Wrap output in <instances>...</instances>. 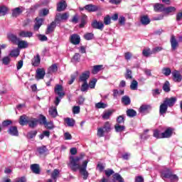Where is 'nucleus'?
<instances>
[{
	"label": "nucleus",
	"mask_w": 182,
	"mask_h": 182,
	"mask_svg": "<svg viewBox=\"0 0 182 182\" xmlns=\"http://www.w3.org/2000/svg\"><path fill=\"white\" fill-rule=\"evenodd\" d=\"M85 154H81L80 156L75 157L70 156V162L68 166L73 171H77V170H79L80 174L83 176V179L87 180L89 173L86 168H87V163H89V160H85L80 165V161L83 160Z\"/></svg>",
	"instance_id": "obj_1"
},
{
	"label": "nucleus",
	"mask_w": 182,
	"mask_h": 182,
	"mask_svg": "<svg viewBox=\"0 0 182 182\" xmlns=\"http://www.w3.org/2000/svg\"><path fill=\"white\" fill-rule=\"evenodd\" d=\"M69 13H58L55 15V21L57 23H60V22H63V21H68L69 19Z\"/></svg>",
	"instance_id": "obj_2"
},
{
	"label": "nucleus",
	"mask_w": 182,
	"mask_h": 182,
	"mask_svg": "<svg viewBox=\"0 0 182 182\" xmlns=\"http://www.w3.org/2000/svg\"><path fill=\"white\" fill-rule=\"evenodd\" d=\"M91 26L92 29H98L99 31H103V29H105V23L103 21H99L97 20H94L91 23Z\"/></svg>",
	"instance_id": "obj_3"
},
{
	"label": "nucleus",
	"mask_w": 182,
	"mask_h": 182,
	"mask_svg": "<svg viewBox=\"0 0 182 182\" xmlns=\"http://www.w3.org/2000/svg\"><path fill=\"white\" fill-rule=\"evenodd\" d=\"M176 102H177V97H172L171 98H166L164 100V102L167 105L168 107H173L174 105H176Z\"/></svg>",
	"instance_id": "obj_4"
},
{
	"label": "nucleus",
	"mask_w": 182,
	"mask_h": 182,
	"mask_svg": "<svg viewBox=\"0 0 182 182\" xmlns=\"http://www.w3.org/2000/svg\"><path fill=\"white\" fill-rule=\"evenodd\" d=\"M55 95H58L59 97H63L65 96V92H63V87L60 85H57L54 88Z\"/></svg>",
	"instance_id": "obj_5"
},
{
	"label": "nucleus",
	"mask_w": 182,
	"mask_h": 182,
	"mask_svg": "<svg viewBox=\"0 0 182 182\" xmlns=\"http://www.w3.org/2000/svg\"><path fill=\"white\" fill-rule=\"evenodd\" d=\"M46 74L45 69L38 68L36 70V79L37 80H41L45 77Z\"/></svg>",
	"instance_id": "obj_6"
},
{
	"label": "nucleus",
	"mask_w": 182,
	"mask_h": 182,
	"mask_svg": "<svg viewBox=\"0 0 182 182\" xmlns=\"http://www.w3.org/2000/svg\"><path fill=\"white\" fill-rule=\"evenodd\" d=\"M70 42L73 45H79L80 43V36L77 34H73L70 37Z\"/></svg>",
	"instance_id": "obj_7"
},
{
	"label": "nucleus",
	"mask_w": 182,
	"mask_h": 182,
	"mask_svg": "<svg viewBox=\"0 0 182 182\" xmlns=\"http://www.w3.org/2000/svg\"><path fill=\"white\" fill-rule=\"evenodd\" d=\"M149 110H151V105H142L139 109V112L141 114H146V113H149Z\"/></svg>",
	"instance_id": "obj_8"
},
{
	"label": "nucleus",
	"mask_w": 182,
	"mask_h": 182,
	"mask_svg": "<svg viewBox=\"0 0 182 182\" xmlns=\"http://www.w3.org/2000/svg\"><path fill=\"white\" fill-rule=\"evenodd\" d=\"M173 80L174 82H180L182 80L181 74L178 70H174L172 72Z\"/></svg>",
	"instance_id": "obj_9"
},
{
	"label": "nucleus",
	"mask_w": 182,
	"mask_h": 182,
	"mask_svg": "<svg viewBox=\"0 0 182 182\" xmlns=\"http://www.w3.org/2000/svg\"><path fill=\"white\" fill-rule=\"evenodd\" d=\"M90 77V72L85 71L80 76V81L83 82V83H87V79Z\"/></svg>",
	"instance_id": "obj_10"
},
{
	"label": "nucleus",
	"mask_w": 182,
	"mask_h": 182,
	"mask_svg": "<svg viewBox=\"0 0 182 182\" xmlns=\"http://www.w3.org/2000/svg\"><path fill=\"white\" fill-rule=\"evenodd\" d=\"M43 23V19L39 17L36 18V22L33 26L34 31H39V28L41 26H42V24Z\"/></svg>",
	"instance_id": "obj_11"
},
{
	"label": "nucleus",
	"mask_w": 182,
	"mask_h": 182,
	"mask_svg": "<svg viewBox=\"0 0 182 182\" xmlns=\"http://www.w3.org/2000/svg\"><path fill=\"white\" fill-rule=\"evenodd\" d=\"M170 42L172 50H176L178 48V41L176 39V36H171Z\"/></svg>",
	"instance_id": "obj_12"
},
{
	"label": "nucleus",
	"mask_w": 182,
	"mask_h": 182,
	"mask_svg": "<svg viewBox=\"0 0 182 182\" xmlns=\"http://www.w3.org/2000/svg\"><path fill=\"white\" fill-rule=\"evenodd\" d=\"M56 23H58L55 20L53 21L50 25L48 26L47 30L46 31V35H49V33H52L55 28H56Z\"/></svg>",
	"instance_id": "obj_13"
},
{
	"label": "nucleus",
	"mask_w": 182,
	"mask_h": 182,
	"mask_svg": "<svg viewBox=\"0 0 182 182\" xmlns=\"http://www.w3.org/2000/svg\"><path fill=\"white\" fill-rule=\"evenodd\" d=\"M18 36L21 38H32L33 33L31 31H21L19 32Z\"/></svg>",
	"instance_id": "obj_14"
},
{
	"label": "nucleus",
	"mask_w": 182,
	"mask_h": 182,
	"mask_svg": "<svg viewBox=\"0 0 182 182\" xmlns=\"http://www.w3.org/2000/svg\"><path fill=\"white\" fill-rule=\"evenodd\" d=\"M29 117H28V116L26 115H22L20 117V119H19V124H21V126H26V124H28V123L29 122Z\"/></svg>",
	"instance_id": "obj_15"
},
{
	"label": "nucleus",
	"mask_w": 182,
	"mask_h": 182,
	"mask_svg": "<svg viewBox=\"0 0 182 182\" xmlns=\"http://www.w3.org/2000/svg\"><path fill=\"white\" fill-rule=\"evenodd\" d=\"M22 12H23L22 7H16L12 10V16L16 18V16H19Z\"/></svg>",
	"instance_id": "obj_16"
},
{
	"label": "nucleus",
	"mask_w": 182,
	"mask_h": 182,
	"mask_svg": "<svg viewBox=\"0 0 182 182\" xmlns=\"http://www.w3.org/2000/svg\"><path fill=\"white\" fill-rule=\"evenodd\" d=\"M85 9L88 12H96V11H99V7L93 4H88L85 6Z\"/></svg>",
	"instance_id": "obj_17"
},
{
	"label": "nucleus",
	"mask_w": 182,
	"mask_h": 182,
	"mask_svg": "<svg viewBox=\"0 0 182 182\" xmlns=\"http://www.w3.org/2000/svg\"><path fill=\"white\" fill-rule=\"evenodd\" d=\"M103 69H105V68H103V65H94L92 67V73L93 75H97V73L103 70Z\"/></svg>",
	"instance_id": "obj_18"
},
{
	"label": "nucleus",
	"mask_w": 182,
	"mask_h": 182,
	"mask_svg": "<svg viewBox=\"0 0 182 182\" xmlns=\"http://www.w3.org/2000/svg\"><path fill=\"white\" fill-rule=\"evenodd\" d=\"M171 134H173V129L171 128H167L166 130L162 133V139H168V137H171Z\"/></svg>",
	"instance_id": "obj_19"
},
{
	"label": "nucleus",
	"mask_w": 182,
	"mask_h": 182,
	"mask_svg": "<svg viewBox=\"0 0 182 182\" xmlns=\"http://www.w3.org/2000/svg\"><path fill=\"white\" fill-rule=\"evenodd\" d=\"M7 37L9 41H11L13 43H18V42H19V38L15 34L9 33Z\"/></svg>",
	"instance_id": "obj_20"
},
{
	"label": "nucleus",
	"mask_w": 182,
	"mask_h": 182,
	"mask_svg": "<svg viewBox=\"0 0 182 182\" xmlns=\"http://www.w3.org/2000/svg\"><path fill=\"white\" fill-rule=\"evenodd\" d=\"M114 129L117 133H122L126 130V127L124 125L116 124L114 125Z\"/></svg>",
	"instance_id": "obj_21"
},
{
	"label": "nucleus",
	"mask_w": 182,
	"mask_h": 182,
	"mask_svg": "<svg viewBox=\"0 0 182 182\" xmlns=\"http://www.w3.org/2000/svg\"><path fill=\"white\" fill-rule=\"evenodd\" d=\"M161 177L164 180V178H170L171 177V171L170 169H166L163 171L161 173Z\"/></svg>",
	"instance_id": "obj_22"
},
{
	"label": "nucleus",
	"mask_w": 182,
	"mask_h": 182,
	"mask_svg": "<svg viewBox=\"0 0 182 182\" xmlns=\"http://www.w3.org/2000/svg\"><path fill=\"white\" fill-rule=\"evenodd\" d=\"M17 44L20 49H26V48H28V46H29V44L26 41L18 40Z\"/></svg>",
	"instance_id": "obj_23"
},
{
	"label": "nucleus",
	"mask_w": 182,
	"mask_h": 182,
	"mask_svg": "<svg viewBox=\"0 0 182 182\" xmlns=\"http://www.w3.org/2000/svg\"><path fill=\"white\" fill-rule=\"evenodd\" d=\"M31 63L33 66H39V64L41 63V57L39 55H37L31 60Z\"/></svg>",
	"instance_id": "obj_24"
},
{
	"label": "nucleus",
	"mask_w": 182,
	"mask_h": 182,
	"mask_svg": "<svg viewBox=\"0 0 182 182\" xmlns=\"http://www.w3.org/2000/svg\"><path fill=\"white\" fill-rule=\"evenodd\" d=\"M64 121L65 122V123L68 126V127H73V126H75V123H76L75 119L70 118V117H67V118L64 119Z\"/></svg>",
	"instance_id": "obj_25"
},
{
	"label": "nucleus",
	"mask_w": 182,
	"mask_h": 182,
	"mask_svg": "<svg viewBox=\"0 0 182 182\" xmlns=\"http://www.w3.org/2000/svg\"><path fill=\"white\" fill-rule=\"evenodd\" d=\"M38 119H35V118H31L30 119H28V126L29 127H31L32 129H33V127H36V126H38Z\"/></svg>",
	"instance_id": "obj_26"
},
{
	"label": "nucleus",
	"mask_w": 182,
	"mask_h": 182,
	"mask_svg": "<svg viewBox=\"0 0 182 182\" xmlns=\"http://www.w3.org/2000/svg\"><path fill=\"white\" fill-rule=\"evenodd\" d=\"M154 10L155 12H163L164 11V6L157 3L154 6Z\"/></svg>",
	"instance_id": "obj_27"
},
{
	"label": "nucleus",
	"mask_w": 182,
	"mask_h": 182,
	"mask_svg": "<svg viewBox=\"0 0 182 182\" xmlns=\"http://www.w3.org/2000/svg\"><path fill=\"white\" fill-rule=\"evenodd\" d=\"M48 113L51 117H56L58 116V109L55 107H52L49 109Z\"/></svg>",
	"instance_id": "obj_28"
},
{
	"label": "nucleus",
	"mask_w": 182,
	"mask_h": 182,
	"mask_svg": "<svg viewBox=\"0 0 182 182\" xmlns=\"http://www.w3.org/2000/svg\"><path fill=\"white\" fill-rule=\"evenodd\" d=\"M168 107L164 102H163L159 107V113H160V114H166V112H167Z\"/></svg>",
	"instance_id": "obj_29"
},
{
	"label": "nucleus",
	"mask_w": 182,
	"mask_h": 182,
	"mask_svg": "<svg viewBox=\"0 0 182 182\" xmlns=\"http://www.w3.org/2000/svg\"><path fill=\"white\" fill-rule=\"evenodd\" d=\"M65 9H66V2L65 1L60 2L57 6V11L58 12H62Z\"/></svg>",
	"instance_id": "obj_30"
},
{
	"label": "nucleus",
	"mask_w": 182,
	"mask_h": 182,
	"mask_svg": "<svg viewBox=\"0 0 182 182\" xmlns=\"http://www.w3.org/2000/svg\"><path fill=\"white\" fill-rule=\"evenodd\" d=\"M31 169L35 174H39L41 170L39 169V165L34 164L31 166Z\"/></svg>",
	"instance_id": "obj_31"
},
{
	"label": "nucleus",
	"mask_w": 182,
	"mask_h": 182,
	"mask_svg": "<svg viewBox=\"0 0 182 182\" xmlns=\"http://www.w3.org/2000/svg\"><path fill=\"white\" fill-rule=\"evenodd\" d=\"M112 114H113V111L112 110L105 111L102 114V119H104V120H107L110 119V116H112Z\"/></svg>",
	"instance_id": "obj_32"
},
{
	"label": "nucleus",
	"mask_w": 182,
	"mask_h": 182,
	"mask_svg": "<svg viewBox=\"0 0 182 182\" xmlns=\"http://www.w3.org/2000/svg\"><path fill=\"white\" fill-rule=\"evenodd\" d=\"M9 133L11 136H18V128L16 127H11L9 129Z\"/></svg>",
	"instance_id": "obj_33"
},
{
	"label": "nucleus",
	"mask_w": 182,
	"mask_h": 182,
	"mask_svg": "<svg viewBox=\"0 0 182 182\" xmlns=\"http://www.w3.org/2000/svg\"><path fill=\"white\" fill-rule=\"evenodd\" d=\"M141 23H142V25H149V23H150V18H149V16H142L141 18Z\"/></svg>",
	"instance_id": "obj_34"
},
{
	"label": "nucleus",
	"mask_w": 182,
	"mask_h": 182,
	"mask_svg": "<svg viewBox=\"0 0 182 182\" xmlns=\"http://www.w3.org/2000/svg\"><path fill=\"white\" fill-rule=\"evenodd\" d=\"M142 55L143 56H145V58H149L150 55H153V53L151 50H150V48H148L143 50Z\"/></svg>",
	"instance_id": "obj_35"
},
{
	"label": "nucleus",
	"mask_w": 182,
	"mask_h": 182,
	"mask_svg": "<svg viewBox=\"0 0 182 182\" xmlns=\"http://www.w3.org/2000/svg\"><path fill=\"white\" fill-rule=\"evenodd\" d=\"M60 171L58 169H54L53 173H51V178L54 180V182H56L58 178V176H59Z\"/></svg>",
	"instance_id": "obj_36"
},
{
	"label": "nucleus",
	"mask_w": 182,
	"mask_h": 182,
	"mask_svg": "<svg viewBox=\"0 0 182 182\" xmlns=\"http://www.w3.org/2000/svg\"><path fill=\"white\" fill-rule=\"evenodd\" d=\"M122 102L123 103V105H125V106L130 105V102H131L130 97H129V96H127V95L122 97Z\"/></svg>",
	"instance_id": "obj_37"
},
{
	"label": "nucleus",
	"mask_w": 182,
	"mask_h": 182,
	"mask_svg": "<svg viewBox=\"0 0 182 182\" xmlns=\"http://www.w3.org/2000/svg\"><path fill=\"white\" fill-rule=\"evenodd\" d=\"M122 95H124V90H113V96L114 98L116 99L117 96H122Z\"/></svg>",
	"instance_id": "obj_38"
},
{
	"label": "nucleus",
	"mask_w": 182,
	"mask_h": 182,
	"mask_svg": "<svg viewBox=\"0 0 182 182\" xmlns=\"http://www.w3.org/2000/svg\"><path fill=\"white\" fill-rule=\"evenodd\" d=\"M58 72V65L56 64L52 65L48 68V73H56Z\"/></svg>",
	"instance_id": "obj_39"
},
{
	"label": "nucleus",
	"mask_w": 182,
	"mask_h": 182,
	"mask_svg": "<svg viewBox=\"0 0 182 182\" xmlns=\"http://www.w3.org/2000/svg\"><path fill=\"white\" fill-rule=\"evenodd\" d=\"M8 12V8L5 6H0V16H5Z\"/></svg>",
	"instance_id": "obj_40"
},
{
	"label": "nucleus",
	"mask_w": 182,
	"mask_h": 182,
	"mask_svg": "<svg viewBox=\"0 0 182 182\" xmlns=\"http://www.w3.org/2000/svg\"><path fill=\"white\" fill-rule=\"evenodd\" d=\"M114 180H117V181L119 182H124V179L118 173H116L113 175Z\"/></svg>",
	"instance_id": "obj_41"
},
{
	"label": "nucleus",
	"mask_w": 182,
	"mask_h": 182,
	"mask_svg": "<svg viewBox=\"0 0 182 182\" xmlns=\"http://www.w3.org/2000/svg\"><path fill=\"white\" fill-rule=\"evenodd\" d=\"M111 124L110 122H107L105 123L102 129L105 130V132H106L107 133H109V132H110L111 130Z\"/></svg>",
	"instance_id": "obj_42"
},
{
	"label": "nucleus",
	"mask_w": 182,
	"mask_h": 182,
	"mask_svg": "<svg viewBox=\"0 0 182 182\" xmlns=\"http://www.w3.org/2000/svg\"><path fill=\"white\" fill-rule=\"evenodd\" d=\"M137 86H139V82L136 80H132L130 85V89L132 90H137Z\"/></svg>",
	"instance_id": "obj_43"
},
{
	"label": "nucleus",
	"mask_w": 182,
	"mask_h": 182,
	"mask_svg": "<svg viewBox=\"0 0 182 182\" xmlns=\"http://www.w3.org/2000/svg\"><path fill=\"white\" fill-rule=\"evenodd\" d=\"M137 114V112L134 109H128L127 110V115L129 117H134Z\"/></svg>",
	"instance_id": "obj_44"
},
{
	"label": "nucleus",
	"mask_w": 182,
	"mask_h": 182,
	"mask_svg": "<svg viewBox=\"0 0 182 182\" xmlns=\"http://www.w3.org/2000/svg\"><path fill=\"white\" fill-rule=\"evenodd\" d=\"M97 82V79L96 78L92 79L91 81H90L88 87H90V89H95Z\"/></svg>",
	"instance_id": "obj_45"
},
{
	"label": "nucleus",
	"mask_w": 182,
	"mask_h": 182,
	"mask_svg": "<svg viewBox=\"0 0 182 182\" xmlns=\"http://www.w3.org/2000/svg\"><path fill=\"white\" fill-rule=\"evenodd\" d=\"M162 73L165 76H170V75H171V69L168 68H164L162 69Z\"/></svg>",
	"instance_id": "obj_46"
},
{
	"label": "nucleus",
	"mask_w": 182,
	"mask_h": 182,
	"mask_svg": "<svg viewBox=\"0 0 182 182\" xmlns=\"http://www.w3.org/2000/svg\"><path fill=\"white\" fill-rule=\"evenodd\" d=\"M95 107L97 109H106V107H107V104H105V102H97L96 105H95Z\"/></svg>",
	"instance_id": "obj_47"
},
{
	"label": "nucleus",
	"mask_w": 182,
	"mask_h": 182,
	"mask_svg": "<svg viewBox=\"0 0 182 182\" xmlns=\"http://www.w3.org/2000/svg\"><path fill=\"white\" fill-rule=\"evenodd\" d=\"M117 124H124V115H119L117 118Z\"/></svg>",
	"instance_id": "obj_48"
},
{
	"label": "nucleus",
	"mask_w": 182,
	"mask_h": 182,
	"mask_svg": "<svg viewBox=\"0 0 182 182\" xmlns=\"http://www.w3.org/2000/svg\"><path fill=\"white\" fill-rule=\"evenodd\" d=\"M94 37L95 34H93L92 33H87L84 35V38L85 39H86V41H92V39H93Z\"/></svg>",
	"instance_id": "obj_49"
},
{
	"label": "nucleus",
	"mask_w": 182,
	"mask_h": 182,
	"mask_svg": "<svg viewBox=\"0 0 182 182\" xmlns=\"http://www.w3.org/2000/svg\"><path fill=\"white\" fill-rule=\"evenodd\" d=\"M110 23H112V18L110 17V16L107 15L104 18V24L105 25H110Z\"/></svg>",
	"instance_id": "obj_50"
},
{
	"label": "nucleus",
	"mask_w": 182,
	"mask_h": 182,
	"mask_svg": "<svg viewBox=\"0 0 182 182\" xmlns=\"http://www.w3.org/2000/svg\"><path fill=\"white\" fill-rule=\"evenodd\" d=\"M175 11H176V7L174 6H169L164 9V11L166 12V14H170L171 12H174Z\"/></svg>",
	"instance_id": "obj_51"
},
{
	"label": "nucleus",
	"mask_w": 182,
	"mask_h": 182,
	"mask_svg": "<svg viewBox=\"0 0 182 182\" xmlns=\"http://www.w3.org/2000/svg\"><path fill=\"white\" fill-rule=\"evenodd\" d=\"M163 50V47L157 46L152 48V55H156V53H159V52H161Z\"/></svg>",
	"instance_id": "obj_52"
},
{
	"label": "nucleus",
	"mask_w": 182,
	"mask_h": 182,
	"mask_svg": "<svg viewBox=\"0 0 182 182\" xmlns=\"http://www.w3.org/2000/svg\"><path fill=\"white\" fill-rule=\"evenodd\" d=\"M10 56H12L13 58H18V56H19V50L18 49L12 50L10 53Z\"/></svg>",
	"instance_id": "obj_53"
},
{
	"label": "nucleus",
	"mask_w": 182,
	"mask_h": 182,
	"mask_svg": "<svg viewBox=\"0 0 182 182\" xmlns=\"http://www.w3.org/2000/svg\"><path fill=\"white\" fill-rule=\"evenodd\" d=\"M163 89L164 90V92H170V82L168 81H166L164 86H163Z\"/></svg>",
	"instance_id": "obj_54"
},
{
	"label": "nucleus",
	"mask_w": 182,
	"mask_h": 182,
	"mask_svg": "<svg viewBox=\"0 0 182 182\" xmlns=\"http://www.w3.org/2000/svg\"><path fill=\"white\" fill-rule=\"evenodd\" d=\"M38 151L39 154H45L48 151V149H46V146H41L38 148Z\"/></svg>",
	"instance_id": "obj_55"
},
{
	"label": "nucleus",
	"mask_w": 182,
	"mask_h": 182,
	"mask_svg": "<svg viewBox=\"0 0 182 182\" xmlns=\"http://www.w3.org/2000/svg\"><path fill=\"white\" fill-rule=\"evenodd\" d=\"M89 90V84L87 82H83V84L81 86V92H87Z\"/></svg>",
	"instance_id": "obj_56"
},
{
	"label": "nucleus",
	"mask_w": 182,
	"mask_h": 182,
	"mask_svg": "<svg viewBox=\"0 0 182 182\" xmlns=\"http://www.w3.org/2000/svg\"><path fill=\"white\" fill-rule=\"evenodd\" d=\"M154 137H156V139H163L162 134H160V131L157 129L154 131Z\"/></svg>",
	"instance_id": "obj_57"
},
{
	"label": "nucleus",
	"mask_w": 182,
	"mask_h": 182,
	"mask_svg": "<svg viewBox=\"0 0 182 182\" xmlns=\"http://www.w3.org/2000/svg\"><path fill=\"white\" fill-rule=\"evenodd\" d=\"M125 78L129 79L130 80H132L133 79V75H132V70L127 69V73L125 74Z\"/></svg>",
	"instance_id": "obj_58"
},
{
	"label": "nucleus",
	"mask_w": 182,
	"mask_h": 182,
	"mask_svg": "<svg viewBox=\"0 0 182 182\" xmlns=\"http://www.w3.org/2000/svg\"><path fill=\"white\" fill-rule=\"evenodd\" d=\"M36 134H38V132L31 131L27 134V137L28 139H33V137H35V136H36Z\"/></svg>",
	"instance_id": "obj_59"
},
{
	"label": "nucleus",
	"mask_w": 182,
	"mask_h": 182,
	"mask_svg": "<svg viewBox=\"0 0 182 182\" xmlns=\"http://www.w3.org/2000/svg\"><path fill=\"white\" fill-rule=\"evenodd\" d=\"M73 114H79L80 113V107L74 106L73 107Z\"/></svg>",
	"instance_id": "obj_60"
},
{
	"label": "nucleus",
	"mask_w": 182,
	"mask_h": 182,
	"mask_svg": "<svg viewBox=\"0 0 182 182\" xmlns=\"http://www.w3.org/2000/svg\"><path fill=\"white\" fill-rule=\"evenodd\" d=\"M77 76V72L75 73V74H73L71 75L70 77V80L68 81V85H72L74 82H75V80L76 79Z\"/></svg>",
	"instance_id": "obj_61"
},
{
	"label": "nucleus",
	"mask_w": 182,
	"mask_h": 182,
	"mask_svg": "<svg viewBox=\"0 0 182 182\" xmlns=\"http://www.w3.org/2000/svg\"><path fill=\"white\" fill-rule=\"evenodd\" d=\"M105 129L103 128H99L97 130V136L98 137H103L105 136Z\"/></svg>",
	"instance_id": "obj_62"
},
{
	"label": "nucleus",
	"mask_w": 182,
	"mask_h": 182,
	"mask_svg": "<svg viewBox=\"0 0 182 182\" xmlns=\"http://www.w3.org/2000/svg\"><path fill=\"white\" fill-rule=\"evenodd\" d=\"M3 65H8L11 63V58L9 56L2 58Z\"/></svg>",
	"instance_id": "obj_63"
},
{
	"label": "nucleus",
	"mask_w": 182,
	"mask_h": 182,
	"mask_svg": "<svg viewBox=\"0 0 182 182\" xmlns=\"http://www.w3.org/2000/svg\"><path fill=\"white\" fill-rule=\"evenodd\" d=\"M135 182H144V178L141 176H136Z\"/></svg>",
	"instance_id": "obj_64"
}]
</instances>
